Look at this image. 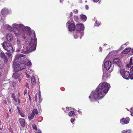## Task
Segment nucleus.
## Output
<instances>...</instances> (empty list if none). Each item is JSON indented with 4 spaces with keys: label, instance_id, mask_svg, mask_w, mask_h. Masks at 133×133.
I'll list each match as a JSON object with an SVG mask.
<instances>
[{
    "label": "nucleus",
    "instance_id": "f257e3e1",
    "mask_svg": "<svg viewBox=\"0 0 133 133\" xmlns=\"http://www.w3.org/2000/svg\"><path fill=\"white\" fill-rule=\"evenodd\" d=\"M25 33L28 36L25 37V54L35 51L37 45V38L35 32L30 27L25 26Z\"/></svg>",
    "mask_w": 133,
    "mask_h": 133
},
{
    "label": "nucleus",
    "instance_id": "f03ea898",
    "mask_svg": "<svg viewBox=\"0 0 133 133\" xmlns=\"http://www.w3.org/2000/svg\"><path fill=\"white\" fill-rule=\"evenodd\" d=\"M13 67L16 72L13 74L12 77L15 79H19V75L17 72L22 70L25 67V56L22 54L16 55L14 61Z\"/></svg>",
    "mask_w": 133,
    "mask_h": 133
},
{
    "label": "nucleus",
    "instance_id": "7ed1b4c3",
    "mask_svg": "<svg viewBox=\"0 0 133 133\" xmlns=\"http://www.w3.org/2000/svg\"><path fill=\"white\" fill-rule=\"evenodd\" d=\"M110 88V86L109 83L105 82H101L96 89V93H98L99 96L102 98L104 96V93H107Z\"/></svg>",
    "mask_w": 133,
    "mask_h": 133
},
{
    "label": "nucleus",
    "instance_id": "20e7f679",
    "mask_svg": "<svg viewBox=\"0 0 133 133\" xmlns=\"http://www.w3.org/2000/svg\"><path fill=\"white\" fill-rule=\"evenodd\" d=\"M14 32L16 35H19L23 34L22 37L24 39H25V27L22 24H15L12 25Z\"/></svg>",
    "mask_w": 133,
    "mask_h": 133
},
{
    "label": "nucleus",
    "instance_id": "39448f33",
    "mask_svg": "<svg viewBox=\"0 0 133 133\" xmlns=\"http://www.w3.org/2000/svg\"><path fill=\"white\" fill-rule=\"evenodd\" d=\"M2 46L3 48L8 52H12L13 51V49L12 45L6 42H4L3 43Z\"/></svg>",
    "mask_w": 133,
    "mask_h": 133
},
{
    "label": "nucleus",
    "instance_id": "423d86ee",
    "mask_svg": "<svg viewBox=\"0 0 133 133\" xmlns=\"http://www.w3.org/2000/svg\"><path fill=\"white\" fill-rule=\"evenodd\" d=\"M120 73L124 78L128 79L130 78V73L129 71L126 70L124 69H121Z\"/></svg>",
    "mask_w": 133,
    "mask_h": 133
},
{
    "label": "nucleus",
    "instance_id": "0eeeda50",
    "mask_svg": "<svg viewBox=\"0 0 133 133\" xmlns=\"http://www.w3.org/2000/svg\"><path fill=\"white\" fill-rule=\"evenodd\" d=\"M99 96L98 94L96 93V90L95 92H92L91 94L89 96V98L91 100V101H92L91 98L95 100L99 99L101 98Z\"/></svg>",
    "mask_w": 133,
    "mask_h": 133
},
{
    "label": "nucleus",
    "instance_id": "6e6552de",
    "mask_svg": "<svg viewBox=\"0 0 133 133\" xmlns=\"http://www.w3.org/2000/svg\"><path fill=\"white\" fill-rule=\"evenodd\" d=\"M66 24H69L68 26V29L69 31H72L76 30V25L74 23H70V21L67 22Z\"/></svg>",
    "mask_w": 133,
    "mask_h": 133
},
{
    "label": "nucleus",
    "instance_id": "1a4fd4ad",
    "mask_svg": "<svg viewBox=\"0 0 133 133\" xmlns=\"http://www.w3.org/2000/svg\"><path fill=\"white\" fill-rule=\"evenodd\" d=\"M84 26L83 24H77L76 25V30L77 31L84 30Z\"/></svg>",
    "mask_w": 133,
    "mask_h": 133
},
{
    "label": "nucleus",
    "instance_id": "9d476101",
    "mask_svg": "<svg viewBox=\"0 0 133 133\" xmlns=\"http://www.w3.org/2000/svg\"><path fill=\"white\" fill-rule=\"evenodd\" d=\"M111 65V64L110 61H107L104 63V67L106 68L107 70H108Z\"/></svg>",
    "mask_w": 133,
    "mask_h": 133
},
{
    "label": "nucleus",
    "instance_id": "9b49d317",
    "mask_svg": "<svg viewBox=\"0 0 133 133\" xmlns=\"http://www.w3.org/2000/svg\"><path fill=\"white\" fill-rule=\"evenodd\" d=\"M129 121V118L128 117L125 118H122L120 120V122L123 124L128 123Z\"/></svg>",
    "mask_w": 133,
    "mask_h": 133
},
{
    "label": "nucleus",
    "instance_id": "f8f14e48",
    "mask_svg": "<svg viewBox=\"0 0 133 133\" xmlns=\"http://www.w3.org/2000/svg\"><path fill=\"white\" fill-rule=\"evenodd\" d=\"M114 62L117 64L118 66H120L121 65V63L120 59L119 58H115L113 60Z\"/></svg>",
    "mask_w": 133,
    "mask_h": 133
},
{
    "label": "nucleus",
    "instance_id": "ddd939ff",
    "mask_svg": "<svg viewBox=\"0 0 133 133\" xmlns=\"http://www.w3.org/2000/svg\"><path fill=\"white\" fill-rule=\"evenodd\" d=\"M32 65V63L29 59V58H27L26 60H25V65L27 66H30Z\"/></svg>",
    "mask_w": 133,
    "mask_h": 133
},
{
    "label": "nucleus",
    "instance_id": "4468645a",
    "mask_svg": "<svg viewBox=\"0 0 133 133\" xmlns=\"http://www.w3.org/2000/svg\"><path fill=\"white\" fill-rule=\"evenodd\" d=\"M110 74L108 73L105 72L104 73L102 76V78L104 80H105L106 78L109 77L110 75Z\"/></svg>",
    "mask_w": 133,
    "mask_h": 133
},
{
    "label": "nucleus",
    "instance_id": "2eb2a0df",
    "mask_svg": "<svg viewBox=\"0 0 133 133\" xmlns=\"http://www.w3.org/2000/svg\"><path fill=\"white\" fill-rule=\"evenodd\" d=\"M7 39L9 42L11 41L13 39V37L11 34H8L6 35Z\"/></svg>",
    "mask_w": 133,
    "mask_h": 133
},
{
    "label": "nucleus",
    "instance_id": "dca6fc26",
    "mask_svg": "<svg viewBox=\"0 0 133 133\" xmlns=\"http://www.w3.org/2000/svg\"><path fill=\"white\" fill-rule=\"evenodd\" d=\"M20 123L22 127L24 128L25 126V120L24 119L20 118L19 119Z\"/></svg>",
    "mask_w": 133,
    "mask_h": 133
},
{
    "label": "nucleus",
    "instance_id": "f3484780",
    "mask_svg": "<svg viewBox=\"0 0 133 133\" xmlns=\"http://www.w3.org/2000/svg\"><path fill=\"white\" fill-rule=\"evenodd\" d=\"M131 50V48H126L121 52V53L124 54H127Z\"/></svg>",
    "mask_w": 133,
    "mask_h": 133
},
{
    "label": "nucleus",
    "instance_id": "a211bd4d",
    "mask_svg": "<svg viewBox=\"0 0 133 133\" xmlns=\"http://www.w3.org/2000/svg\"><path fill=\"white\" fill-rule=\"evenodd\" d=\"M80 18L82 21H86L87 18L86 16L84 15H81L80 16Z\"/></svg>",
    "mask_w": 133,
    "mask_h": 133
},
{
    "label": "nucleus",
    "instance_id": "6ab92c4d",
    "mask_svg": "<svg viewBox=\"0 0 133 133\" xmlns=\"http://www.w3.org/2000/svg\"><path fill=\"white\" fill-rule=\"evenodd\" d=\"M8 10L4 8L2 10L1 12L3 15H5L8 13Z\"/></svg>",
    "mask_w": 133,
    "mask_h": 133
},
{
    "label": "nucleus",
    "instance_id": "aec40b11",
    "mask_svg": "<svg viewBox=\"0 0 133 133\" xmlns=\"http://www.w3.org/2000/svg\"><path fill=\"white\" fill-rule=\"evenodd\" d=\"M0 56L1 58L5 59V61H7L8 60L7 58L5 56L4 53H1L0 54Z\"/></svg>",
    "mask_w": 133,
    "mask_h": 133
},
{
    "label": "nucleus",
    "instance_id": "412c9836",
    "mask_svg": "<svg viewBox=\"0 0 133 133\" xmlns=\"http://www.w3.org/2000/svg\"><path fill=\"white\" fill-rule=\"evenodd\" d=\"M79 34L80 32H74L73 35L74 38H78Z\"/></svg>",
    "mask_w": 133,
    "mask_h": 133
},
{
    "label": "nucleus",
    "instance_id": "4be33fe9",
    "mask_svg": "<svg viewBox=\"0 0 133 133\" xmlns=\"http://www.w3.org/2000/svg\"><path fill=\"white\" fill-rule=\"evenodd\" d=\"M132 59L131 58L130 59V62L128 64H127L126 66L127 67L129 68L130 67L131 65L133 64Z\"/></svg>",
    "mask_w": 133,
    "mask_h": 133
},
{
    "label": "nucleus",
    "instance_id": "5701e85b",
    "mask_svg": "<svg viewBox=\"0 0 133 133\" xmlns=\"http://www.w3.org/2000/svg\"><path fill=\"white\" fill-rule=\"evenodd\" d=\"M31 82L32 84L34 85L36 84L35 77L33 76L31 78Z\"/></svg>",
    "mask_w": 133,
    "mask_h": 133
},
{
    "label": "nucleus",
    "instance_id": "b1692460",
    "mask_svg": "<svg viewBox=\"0 0 133 133\" xmlns=\"http://www.w3.org/2000/svg\"><path fill=\"white\" fill-rule=\"evenodd\" d=\"M35 115L34 113L32 112L31 113H30L29 115L28 118L29 120H31L34 117Z\"/></svg>",
    "mask_w": 133,
    "mask_h": 133
},
{
    "label": "nucleus",
    "instance_id": "393cba45",
    "mask_svg": "<svg viewBox=\"0 0 133 133\" xmlns=\"http://www.w3.org/2000/svg\"><path fill=\"white\" fill-rule=\"evenodd\" d=\"M6 29L11 31H12L13 29L11 26L8 25H6Z\"/></svg>",
    "mask_w": 133,
    "mask_h": 133
},
{
    "label": "nucleus",
    "instance_id": "a878e982",
    "mask_svg": "<svg viewBox=\"0 0 133 133\" xmlns=\"http://www.w3.org/2000/svg\"><path fill=\"white\" fill-rule=\"evenodd\" d=\"M75 114L74 111H70L68 115L70 116H71L75 115Z\"/></svg>",
    "mask_w": 133,
    "mask_h": 133
},
{
    "label": "nucleus",
    "instance_id": "bb28decb",
    "mask_svg": "<svg viewBox=\"0 0 133 133\" xmlns=\"http://www.w3.org/2000/svg\"><path fill=\"white\" fill-rule=\"evenodd\" d=\"M32 112L35 115V114H37L38 113V111L37 109H35L33 110L32 111Z\"/></svg>",
    "mask_w": 133,
    "mask_h": 133
},
{
    "label": "nucleus",
    "instance_id": "cd10ccee",
    "mask_svg": "<svg viewBox=\"0 0 133 133\" xmlns=\"http://www.w3.org/2000/svg\"><path fill=\"white\" fill-rule=\"evenodd\" d=\"M4 64L3 61L0 60V68H2L3 67Z\"/></svg>",
    "mask_w": 133,
    "mask_h": 133
},
{
    "label": "nucleus",
    "instance_id": "c85d7f7f",
    "mask_svg": "<svg viewBox=\"0 0 133 133\" xmlns=\"http://www.w3.org/2000/svg\"><path fill=\"white\" fill-rule=\"evenodd\" d=\"M74 19L75 20L76 22H78L79 20L78 17L77 16H74Z\"/></svg>",
    "mask_w": 133,
    "mask_h": 133
},
{
    "label": "nucleus",
    "instance_id": "c756f323",
    "mask_svg": "<svg viewBox=\"0 0 133 133\" xmlns=\"http://www.w3.org/2000/svg\"><path fill=\"white\" fill-rule=\"evenodd\" d=\"M101 24V23L98 22L97 21H96L95 25V26H98L100 25Z\"/></svg>",
    "mask_w": 133,
    "mask_h": 133
},
{
    "label": "nucleus",
    "instance_id": "7c9ffc66",
    "mask_svg": "<svg viewBox=\"0 0 133 133\" xmlns=\"http://www.w3.org/2000/svg\"><path fill=\"white\" fill-rule=\"evenodd\" d=\"M32 127L34 129L37 130V127L35 124H34L32 125Z\"/></svg>",
    "mask_w": 133,
    "mask_h": 133
},
{
    "label": "nucleus",
    "instance_id": "2f4dec72",
    "mask_svg": "<svg viewBox=\"0 0 133 133\" xmlns=\"http://www.w3.org/2000/svg\"><path fill=\"white\" fill-rule=\"evenodd\" d=\"M132 73L130 74V78L131 79H133V72H131Z\"/></svg>",
    "mask_w": 133,
    "mask_h": 133
},
{
    "label": "nucleus",
    "instance_id": "473e14b6",
    "mask_svg": "<svg viewBox=\"0 0 133 133\" xmlns=\"http://www.w3.org/2000/svg\"><path fill=\"white\" fill-rule=\"evenodd\" d=\"M73 12L75 14H77L78 12V10L77 9H75L73 10Z\"/></svg>",
    "mask_w": 133,
    "mask_h": 133
},
{
    "label": "nucleus",
    "instance_id": "72a5a7b5",
    "mask_svg": "<svg viewBox=\"0 0 133 133\" xmlns=\"http://www.w3.org/2000/svg\"><path fill=\"white\" fill-rule=\"evenodd\" d=\"M131 131L130 130H127L125 131V133H131Z\"/></svg>",
    "mask_w": 133,
    "mask_h": 133
},
{
    "label": "nucleus",
    "instance_id": "f704fd0d",
    "mask_svg": "<svg viewBox=\"0 0 133 133\" xmlns=\"http://www.w3.org/2000/svg\"><path fill=\"white\" fill-rule=\"evenodd\" d=\"M129 44V42H127L125 43L124 44H123L121 46V48H123V47H122V46L124 45H127L128 44Z\"/></svg>",
    "mask_w": 133,
    "mask_h": 133
},
{
    "label": "nucleus",
    "instance_id": "c9c22d12",
    "mask_svg": "<svg viewBox=\"0 0 133 133\" xmlns=\"http://www.w3.org/2000/svg\"><path fill=\"white\" fill-rule=\"evenodd\" d=\"M21 115V116L23 117H24V114L22 112H21L20 113H19Z\"/></svg>",
    "mask_w": 133,
    "mask_h": 133
},
{
    "label": "nucleus",
    "instance_id": "e433bc0d",
    "mask_svg": "<svg viewBox=\"0 0 133 133\" xmlns=\"http://www.w3.org/2000/svg\"><path fill=\"white\" fill-rule=\"evenodd\" d=\"M25 75H26V77L28 78H29L30 77V76L28 74L26 73V72H25Z\"/></svg>",
    "mask_w": 133,
    "mask_h": 133
},
{
    "label": "nucleus",
    "instance_id": "4c0bfd02",
    "mask_svg": "<svg viewBox=\"0 0 133 133\" xmlns=\"http://www.w3.org/2000/svg\"><path fill=\"white\" fill-rule=\"evenodd\" d=\"M130 72H133V65L130 69Z\"/></svg>",
    "mask_w": 133,
    "mask_h": 133
},
{
    "label": "nucleus",
    "instance_id": "58836bf2",
    "mask_svg": "<svg viewBox=\"0 0 133 133\" xmlns=\"http://www.w3.org/2000/svg\"><path fill=\"white\" fill-rule=\"evenodd\" d=\"M16 85V83L15 82H13V83H12V85L13 86V87H15Z\"/></svg>",
    "mask_w": 133,
    "mask_h": 133
},
{
    "label": "nucleus",
    "instance_id": "ea45409f",
    "mask_svg": "<svg viewBox=\"0 0 133 133\" xmlns=\"http://www.w3.org/2000/svg\"><path fill=\"white\" fill-rule=\"evenodd\" d=\"M36 133H42V132L40 130H38L37 131Z\"/></svg>",
    "mask_w": 133,
    "mask_h": 133
},
{
    "label": "nucleus",
    "instance_id": "a19ab883",
    "mask_svg": "<svg viewBox=\"0 0 133 133\" xmlns=\"http://www.w3.org/2000/svg\"><path fill=\"white\" fill-rule=\"evenodd\" d=\"M73 16V14H72V12H70V17H72Z\"/></svg>",
    "mask_w": 133,
    "mask_h": 133
},
{
    "label": "nucleus",
    "instance_id": "79ce46f5",
    "mask_svg": "<svg viewBox=\"0 0 133 133\" xmlns=\"http://www.w3.org/2000/svg\"><path fill=\"white\" fill-rule=\"evenodd\" d=\"M20 42H18V43H17V44L18 45H19V46H21L22 45H23V44H22L21 45V44L20 43Z\"/></svg>",
    "mask_w": 133,
    "mask_h": 133
},
{
    "label": "nucleus",
    "instance_id": "37998d69",
    "mask_svg": "<svg viewBox=\"0 0 133 133\" xmlns=\"http://www.w3.org/2000/svg\"><path fill=\"white\" fill-rule=\"evenodd\" d=\"M130 112H131L133 114V108H131L130 109Z\"/></svg>",
    "mask_w": 133,
    "mask_h": 133
},
{
    "label": "nucleus",
    "instance_id": "c03bdc74",
    "mask_svg": "<svg viewBox=\"0 0 133 133\" xmlns=\"http://www.w3.org/2000/svg\"><path fill=\"white\" fill-rule=\"evenodd\" d=\"M7 55L9 57H10L11 56V54L10 53H8Z\"/></svg>",
    "mask_w": 133,
    "mask_h": 133
},
{
    "label": "nucleus",
    "instance_id": "a18cd8bd",
    "mask_svg": "<svg viewBox=\"0 0 133 133\" xmlns=\"http://www.w3.org/2000/svg\"><path fill=\"white\" fill-rule=\"evenodd\" d=\"M92 0L94 2H97L99 1V0Z\"/></svg>",
    "mask_w": 133,
    "mask_h": 133
},
{
    "label": "nucleus",
    "instance_id": "49530a36",
    "mask_svg": "<svg viewBox=\"0 0 133 133\" xmlns=\"http://www.w3.org/2000/svg\"><path fill=\"white\" fill-rule=\"evenodd\" d=\"M70 121H71V122L72 123H73V122H74V119H73V118H72L71 119Z\"/></svg>",
    "mask_w": 133,
    "mask_h": 133
},
{
    "label": "nucleus",
    "instance_id": "de8ad7c7",
    "mask_svg": "<svg viewBox=\"0 0 133 133\" xmlns=\"http://www.w3.org/2000/svg\"><path fill=\"white\" fill-rule=\"evenodd\" d=\"M17 108V109H18V112H19V113H20L21 112V111L20 110L19 108V107H18Z\"/></svg>",
    "mask_w": 133,
    "mask_h": 133
},
{
    "label": "nucleus",
    "instance_id": "09e8293b",
    "mask_svg": "<svg viewBox=\"0 0 133 133\" xmlns=\"http://www.w3.org/2000/svg\"><path fill=\"white\" fill-rule=\"evenodd\" d=\"M13 98L14 99L15 101L16 102H17V99H16V98L14 97H13Z\"/></svg>",
    "mask_w": 133,
    "mask_h": 133
},
{
    "label": "nucleus",
    "instance_id": "8fccbe9b",
    "mask_svg": "<svg viewBox=\"0 0 133 133\" xmlns=\"http://www.w3.org/2000/svg\"><path fill=\"white\" fill-rule=\"evenodd\" d=\"M35 99L36 101L37 102V96L36 95L35 96Z\"/></svg>",
    "mask_w": 133,
    "mask_h": 133
},
{
    "label": "nucleus",
    "instance_id": "3c124183",
    "mask_svg": "<svg viewBox=\"0 0 133 133\" xmlns=\"http://www.w3.org/2000/svg\"><path fill=\"white\" fill-rule=\"evenodd\" d=\"M28 96H29V97L30 101H31V98L30 96L29 95V94H28Z\"/></svg>",
    "mask_w": 133,
    "mask_h": 133
},
{
    "label": "nucleus",
    "instance_id": "603ef678",
    "mask_svg": "<svg viewBox=\"0 0 133 133\" xmlns=\"http://www.w3.org/2000/svg\"><path fill=\"white\" fill-rule=\"evenodd\" d=\"M21 52L23 54L25 53V51L24 50H22V52Z\"/></svg>",
    "mask_w": 133,
    "mask_h": 133
},
{
    "label": "nucleus",
    "instance_id": "864d4df0",
    "mask_svg": "<svg viewBox=\"0 0 133 133\" xmlns=\"http://www.w3.org/2000/svg\"><path fill=\"white\" fill-rule=\"evenodd\" d=\"M86 9H88V6L87 5H86Z\"/></svg>",
    "mask_w": 133,
    "mask_h": 133
},
{
    "label": "nucleus",
    "instance_id": "5fc2aeb1",
    "mask_svg": "<svg viewBox=\"0 0 133 133\" xmlns=\"http://www.w3.org/2000/svg\"><path fill=\"white\" fill-rule=\"evenodd\" d=\"M26 84H27V85L26 86V87H27V88H29L28 86V85H27V84H28L27 83H26Z\"/></svg>",
    "mask_w": 133,
    "mask_h": 133
},
{
    "label": "nucleus",
    "instance_id": "6e6d98bb",
    "mask_svg": "<svg viewBox=\"0 0 133 133\" xmlns=\"http://www.w3.org/2000/svg\"><path fill=\"white\" fill-rule=\"evenodd\" d=\"M9 111L11 113V109H9Z\"/></svg>",
    "mask_w": 133,
    "mask_h": 133
},
{
    "label": "nucleus",
    "instance_id": "4d7b16f0",
    "mask_svg": "<svg viewBox=\"0 0 133 133\" xmlns=\"http://www.w3.org/2000/svg\"><path fill=\"white\" fill-rule=\"evenodd\" d=\"M63 1V0H60V1L61 2H62Z\"/></svg>",
    "mask_w": 133,
    "mask_h": 133
},
{
    "label": "nucleus",
    "instance_id": "13d9d810",
    "mask_svg": "<svg viewBox=\"0 0 133 133\" xmlns=\"http://www.w3.org/2000/svg\"><path fill=\"white\" fill-rule=\"evenodd\" d=\"M18 81H19V82H20L21 80L19 79H18Z\"/></svg>",
    "mask_w": 133,
    "mask_h": 133
},
{
    "label": "nucleus",
    "instance_id": "bf43d9fd",
    "mask_svg": "<svg viewBox=\"0 0 133 133\" xmlns=\"http://www.w3.org/2000/svg\"><path fill=\"white\" fill-rule=\"evenodd\" d=\"M0 129L1 130H2L3 128H0Z\"/></svg>",
    "mask_w": 133,
    "mask_h": 133
},
{
    "label": "nucleus",
    "instance_id": "052dcab7",
    "mask_svg": "<svg viewBox=\"0 0 133 133\" xmlns=\"http://www.w3.org/2000/svg\"><path fill=\"white\" fill-rule=\"evenodd\" d=\"M24 95H25V90L24 91Z\"/></svg>",
    "mask_w": 133,
    "mask_h": 133
},
{
    "label": "nucleus",
    "instance_id": "680f3d73",
    "mask_svg": "<svg viewBox=\"0 0 133 133\" xmlns=\"http://www.w3.org/2000/svg\"><path fill=\"white\" fill-rule=\"evenodd\" d=\"M2 74L1 72L0 71V75H1V74Z\"/></svg>",
    "mask_w": 133,
    "mask_h": 133
},
{
    "label": "nucleus",
    "instance_id": "e2e57ef3",
    "mask_svg": "<svg viewBox=\"0 0 133 133\" xmlns=\"http://www.w3.org/2000/svg\"><path fill=\"white\" fill-rule=\"evenodd\" d=\"M8 53L6 52V53H5V54H7Z\"/></svg>",
    "mask_w": 133,
    "mask_h": 133
},
{
    "label": "nucleus",
    "instance_id": "0e129e2a",
    "mask_svg": "<svg viewBox=\"0 0 133 133\" xmlns=\"http://www.w3.org/2000/svg\"><path fill=\"white\" fill-rule=\"evenodd\" d=\"M11 133H12V131H11Z\"/></svg>",
    "mask_w": 133,
    "mask_h": 133
}]
</instances>
